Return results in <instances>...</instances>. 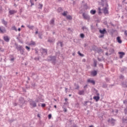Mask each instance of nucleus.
<instances>
[{"instance_id": "1", "label": "nucleus", "mask_w": 127, "mask_h": 127, "mask_svg": "<svg viewBox=\"0 0 127 127\" xmlns=\"http://www.w3.org/2000/svg\"><path fill=\"white\" fill-rule=\"evenodd\" d=\"M99 4L100 5H102L103 7H109L107 0H101V2H99Z\"/></svg>"}, {"instance_id": "2", "label": "nucleus", "mask_w": 127, "mask_h": 127, "mask_svg": "<svg viewBox=\"0 0 127 127\" xmlns=\"http://www.w3.org/2000/svg\"><path fill=\"white\" fill-rule=\"evenodd\" d=\"M29 103L30 105L31 106V107H32V108H36V107H37V105L36 104V102L32 99H30L29 100Z\"/></svg>"}, {"instance_id": "3", "label": "nucleus", "mask_w": 127, "mask_h": 127, "mask_svg": "<svg viewBox=\"0 0 127 127\" xmlns=\"http://www.w3.org/2000/svg\"><path fill=\"white\" fill-rule=\"evenodd\" d=\"M18 103L19 104L20 107L21 108V107H22L24 104H25V100H24V98H23V97H20L19 99Z\"/></svg>"}, {"instance_id": "4", "label": "nucleus", "mask_w": 127, "mask_h": 127, "mask_svg": "<svg viewBox=\"0 0 127 127\" xmlns=\"http://www.w3.org/2000/svg\"><path fill=\"white\" fill-rule=\"evenodd\" d=\"M40 51L43 56H46V55H47V49L41 48L40 50Z\"/></svg>"}, {"instance_id": "5", "label": "nucleus", "mask_w": 127, "mask_h": 127, "mask_svg": "<svg viewBox=\"0 0 127 127\" xmlns=\"http://www.w3.org/2000/svg\"><path fill=\"white\" fill-rule=\"evenodd\" d=\"M116 122V120L113 118L109 119L108 120V123L109 124H111L112 126H115V122Z\"/></svg>"}, {"instance_id": "6", "label": "nucleus", "mask_w": 127, "mask_h": 127, "mask_svg": "<svg viewBox=\"0 0 127 127\" xmlns=\"http://www.w3.org/2000/svg\"><path fill=\"white\" fill-rule=\"evenodd\" d=\"M82 16L84 19L90 20V16L85 13H83Z\"/></svg>"}, {"instance_id": "7", "label": "nucleus", "mask_w": 127, "mask_h": 127, "mask_svg": "<svg viewBox=\"0 0 127 127\" xmlns=\"http://www.w3.org/2000/svg\"><path fill=\"white\" fill-rule=\"evenodd\" d=\"M51 61H52L53 64H56V56L50 57Z\"/></svg>"}, {"instance_id": "8", "label": "nucleus", "mask_w": 127, "mask_h": 127, "mask_svg": "<svg viewBox=\"0 0 127 127\" xmlns=\"http://www.w3.org/2000/svg\"><path fill=\"white\" fill-rule=\"evenodd\" d=\"M14 45L16 47V49H17L18 51H20V50L23 49L22 46H20V45L18 46V45L16 43H15Z\"/></svg>"}, {"instance_id": "9", "label": "nucleus", "mask_w": 127, "mask_h": 127, "mask_svg": "<svg viewBox=\"0 0 127 127\" xmlns=\"http://www.w3.org/2000/svg\"><path fill=\"white\" fill-rule=\"evenodd\" d=\"M108 7H103V12L104 14H109V11L108 10Z\"/></svg>"}, {"instance_id": "10", "label": "nucleus", "mask_w": 127, "mask_h": 127, "mask_svg": "<svg viewBox=\"0 0 127 127\" xmlns=\"http://www.w3.org/2000/svg\"><path fill=\"white\" fill-rule=\"evenodd\" d=\"M118 54H119V58H120V59H122V58H123V57H124V56H125V55H126V54L124 52H119L118 53Z\"/></svg>"}, {"instance_id": "11", "label": "nucleus", "mask_w": 127, "mask_h": 127, "mask_svg": "<svg viewBox=\"0 0 127 127\" xmlns=\"http://www.w3.org/2000/svg\"><path fill=\"white\" fill-rule=\"evenodd\" d=\"M2 23L5 26V27H7V21H6L4 19L1 20Z\"/></svg>"}, {"instance_id": "12", "label": "nucleus", "mask_w": 127, "mask_h": 127, "mask_svg": "<svg viewBox=\"0 0 127 127\" xmlns=\"http://www.w3.org/2000/svg\"><path fill=\"white\" fill-rule=\"evenodd\" d=\"M3 39L5 42H9V37L7 36H5L3 37Z\"/></svg>"}, {"instance_id": "13", "label": "nucleus", "mask_w": 127, "mask_h": 127, "mask_svg": "<svg viewBox=\"0 0 127 127\" xmlns=\"http://www.w3.org/2000/svg\"><path fill=\"white\" fill-rule=\"evenodd\" d=\"M87 82L88 83H91L93 85H95V84H96V82H95L94 80H91V79H88L87 80Z\"/></svg>"}, {"instance_id": "14", "label": "nucleus", "mask_w": 127, "mask_h": 127, "mask_svg": "<svg viewBox=\"0 0 127 127\" xmlns=\"http://www.w3.org/2000/svg\"><path fill=\"white\" fill-rule=\"evenodd\" d=\"M17 12V11L14 10H10L9 11V13L11 15L12 14H14V13H16Z\"/></svg>"}, {"instance_id": "15", "label": "nucleus", "mask_w": 127, "mask_h": 127, "mask_svg": "<svg viewBox=\"0 0 127 127\" xmlns=\"http://www.w3.org/2000/svg\"><path fill=\"white\" fill-rule=\"evenodd\" d=\"M99 32L101 33V34L104 35L107 32V31L106 30V29H104L103 30H100Z\"/></svg>"}, {"instance_id": "16", "label": "nucleus", "mask_w": 127, "mask_h": 127, "mask_svg": "<svg viewBox=\"0 0 127 127\" xmlns=\"http://www.w3.org/2000/svg\"><path fill=\"white\" fill-rule=\"evenodd\" d=\"M78 95H85V91L84 90H79L78 92Z\"/></svg>"}, {"instance_id": "17", "label": "nucleus", "mask_w": 127, "mask_h": 127, "mask_svg": "<svg viewBox=\"0 0 127 127\" xmlns=\"http://www.w3.org/2000/svg\"><path fill=\"white\" fill-rule=\"evenodd\" d=\"M29 45H32L33 46H35L36 45V43H35V42L31 41L29 43Z\"/></svg>"}, {"instance_id": "18", "label": "nucleus", "mask_w": 127, "mask_h": 127, "mask_svg": "<svg viewBox=\"0 0 127 127\" xmlns=\"http://www.w3.org/2000/svg\"><path fill=\"white\" fill-rule=\"evenodd\" d=\"M122 122L123 123L127 124V118L124 117L122 119Z\"/></svg>"}, {"instance_id": "19", "label": "nucleus", "mask_w": 127, "mask_h": 127, "mask_svg": "<svg viewBox=\"0 0 127 127\" xmlns=\"http://www.w3.org/2000/svg\"><path fill=\"white\" fill-rule=\"evenodd\" d=\"M5 31H6V30H5L4 28L2 29L1 27H0V32H1V33H4Z\"/></svg>"}, {"instance_id": "20", "label": "nucleus", "mask_w": 127, "mask_h": 127, "mask_svg": "<svg viewBox=\"0 0 127 127\" xmlns=\"http://www.w3.org/2000/svg\"><path fill=\"white\" fill-rule=\"evenodd\" d=\"M117 41L118 42V43H120V44H121V43H122V42H123L122 41V40L121 39V37H117Z\"/></svg>"}, {"instance_id": "21", "label": "nucleus", "mask_w": 127, "mask_h": 127, "mask_svg": "<svg viewBox=\"0 0 127 127\" xmlns=\"http://www.w3.org/2000/svg\"><path fill=\"white\" fill-rule=\"evenodd\" d=\"M55 22V21L54 20V19H53L52 20H51L50 22V24L51 25H53V26L54 25V23Z\"/></svg>"}, {"instance_id": "22", "label": "nucleus", "mask_w": 127, "mask_h": 127, "mask_svg": "<svg viewBox=\"0 0 127 127\" xmlns=\"http://www.w3.org/2000/svg\"><path fill=\"white\" fill-rule=\"evenodd\" d=\"M93 99L95 100L96 102H98L100 100V96H94Z\"/></svg>"}, {"instance_id": "23", "label": "nucleus", "mask_w": 127, "mask_h": 127, "mask_svg": "<svg viewBox=\"0 0 127 127\" xmlns=\"http://www.w3.org/2000/svg\"><path fill=\"white\" fill-rule=\"evenodd\" d=\"M97 74H98V73L97 72V71H96V70H94L91 72V75H93V76H96Z\"/></svg>"}, {"instance_id": "24", "label": "nucleus", "mask_w": 127, "mask_h": 127, "mask_svg": "<svg viewBox=\"0 0 127 127\" xmlns=\"http://www.w3.org/2000/svg\"><path fill=\"white\" fill-rule=\"evenodd\" d=\"M68 14V11H64V12L62 13V15L63 16H66L67 17V14Z\"/></svg>"}, {"instance_id": "25", "label": "nucleus", "mask_w": 127, "mask_h": 127, "mask_svg": "<svg viewBox=\"0 0 127 127\" xmlns=\"http://www.w3.org/2000/svg\"><path fill=\"white\" fill-rule=\"evenodd\" d=\"M96 12V10H91L90 11L91 14H93V15L95 14Z\"/></svg>"}, {"instance_id": "26", "label": "nucleus", "mask_w": 127, "mask_h": 127, "mask_svg": "<svg viewBox=\"0 0 127 127\" xmlns=\"http://www.w3.org/2000/svg\"><path fill=\"white\" fill-rule=\"evenodd\" d=\"M66 18L67 19H69V20H71V19H72V16L70 15L66 16Z\"/></svg>"}, {"instance_id": "27", "label": "nucleus", "mask_w": 127, "mask_h": 127, "mask_svg": "<svg viewBox=\"0 0 127 127\" xmlns=\"http://www.w3.org/2000/svg\"><path fill=\"white\" fill-rule=\"evenodd\" d=\"M97 64H98V62L97 61V60H94V67H97Z\"/></svg>"}, {"instance_id": "28", "label": "nucleus", "mask_w": 127, "mask_h": 127, "mask_svg": "<svg viewBox=\"0 0 127 127\" xmlns=\"http://www.w3.org/2000/svg\"><path fill=\"white\" fill-rule=\"evenodd\" d=\"M43 7V4L39 3L38 8H39L40 9H42Z\"/></svg>"}, {"instance_id": "29", "label": "nucleus", "mask_w": 127, "mask_h": 127, "mask_svg": "<svg viewBox=\"0 0 127 127\" xmlns=\"http://www.w3.org/2000/svg\"><path fill=\"white\" fill-rule=\"evenodd\" d=\"M20 52L21 55H23V53H24V48L22 49L20 51Z\"/></svg>"}, {"instance_id": "30", "label": "nucleus", "mask_w": 127, "mask_h": 127, "mask_svg": "<svg viewBox=\"0 0 127 127\" xmlns=\"http://www.w3.org/2000/svg\"><path fill=\"white\" fill-rule=\"evenodd\" d=\"M83 8H84V9H88V5L87 4H85L83 5Z\"/></svg>"}, {"instance_id": "31", "label": "nucleus", "mask_w": 127, "mask_h": 127, "mask_svg": "<svg viewBox=\"0 0 127 127\" xmlns=\"http://www.w3.org/2000/svg\"><path fill=\"white\" fill-rule=\"evenodd\" d=\"M12 30H15V31H17V29H16V27H15V26H13L12 27Z\"/></svg>"}, {"instance_id": "32", "label": "nucleus", "mask_w": 127, "mask_h": 127, "mask_svg": "<svg viewBox=\"0 0 127 127\" xmlns=\"http://www.w3.org/2000/svg\"><path fill=\"white\" fill-rule=\"evenodd\" d=\"M38 36H39V38H40V39H42V37H41V36H42V33H39Z\"/></svg>"}, {"instance_id": "33", "label": "nucleus", "mask_w": 127, "mask_h": 127, "mask_svg": "<svg viewBox=\"0 0 127 127\" xmlns=\"http://www.w3.org/2000/svg\"><path fill=\"white\" fill-rule=\"evenodd\" d=\"M102 9H101V7H98V13L99 14H101L102 13V12H101Z\"/></svg>"}, {"instance_id": "34", "label": "nucleus", "mask_w": 127, "mask_h": 127, "mask_svg": "<svg viewBox=\"0 0 127 127\" xmlns=\"http://www.w3.org/2000/svg\"><path fill=\"white\" fill-rule=\"evenodd\" d=\"M78 54L79 55V56H81V57H83V56H84V55L82 54H81V53L80 52V51L78 52Z\"/></svg>"}, {"instance_id": "35", "label": "nucleus", "mask_w": 127, "mask_h": 127, "mask_svg": "<svg viewBox=\"0 0 127 127\" xmlns=\"http://www.w3.org/2000/svg\"><path fill=\"white\" fill-rule=\"evenodd\" d=\"M80 36L81 38H84L85 37V35L82 33V34H80Z\"/></svg>"}, {"instance_id": "36", "label": "nucleus", "mask_w": 127, "mask_h": 127, "mask_svg": "<svg viewBox=\"0 0 127 127\" xmlns=\"http://www.w3.org/2000/svg\"><path fill=\"white\" fill-rule=\"evenodd\" d=\"M48 42L52 43V42H53V40L52 39H49Z\"/></svg>"}, {"instance_id": "37", "label": "nucleus", "mask_w": 127, "mask_h": 127, "mask_svg": "<svg viewBox=\"0 0 127 127\" xmlns=\"http://www.w3.org/2000/svg\"><path fill=\"white\" fill-rule=\"evenodd\" d=\"M120 79H121L122 80H124V79H125V76L123 75H121L120 76Z\"/></svg>"}, {"instance_id": "38", "label": "nucleus", "mask_w": 127, "mask_h": 127, "mask_svg": "<svg viewBox=\"0 0 127 127\" xmlns=\"http://www.w3.org/2000/svg\"><path fill=\"white\" fill-rule=\"evenodd\" d=\"M98 53H103V52H104V51H103V50H102V49H99V50H98Z\"/></svg>"}, {"instance_id": "39", "label": "nucleus", "mask_w": 127, "mask_h": 127, "mask_svg": "<svg viewBox=\"0 0 127 127\" xmlns=\"http://www.w3.org/2000/svg\"><path fill=\"white\" fill-rule=\"evenodd\" d=\"M27 27H28V28H30V29H32V28H33V27H34V26H30V25H28Z\"/></svg>"}, {"instance_id": "40", "label": "nucleus", "mask_w": 127, "mask_h": 127, "mask_svg": "<svg viewBox=\"0 0 127 127\" xmlns=\"http://www.w3.org/2000/svg\"><path fill=\"white\" fill-rule=\"evenodd\" d=\"M30 1L31 2V6H32V5H34V3L33 2V0H30Z\"/></svg>"}, {"instance_id": "41", "label": "nucleus", "mask_w": 127, "mask_h": 127, "mask_svg": "<svg viewBox=\"0 0 127 127\" xmlns=\"http://www.w3.org/2000/svg\"><path fill=\"white\" fill-rule=\"evenodd\" d=\"M82 29H83V30H85V29L86 30H88V28H87L86 26H83V27H82Z\"/></svg>"}, {"instance_id": "42", "label": "nucleus", "mask_w": 127, "mask_h": 127, "mask_svg": "<svg viewBox=\"0 0 127 127\" xmlns=\"http://www.w3.org/2000/svg\"><path fill=\"white\" fill-rule=\"evenodd\" d=\"M25 48H26V49H27V50H28V51H29V50H30V48L29 47H28V46H26L25 47Z\"/></svg>"}, {"instance_id": "43", "label": "nucleus", "mask_w": 127, "mask_h": 127, "mask_svg": "<svg viewBox=\"0 0 127 127\" xmlns=\"http://www.w3.org/2000/svg\"><path fill=\"white\" fill-rule=\"evenodd\" d=\"M46 106V104L44 103L42 104L41 107H42V108H45Z\"/></svg>"}, {"instance_id": "44", "label": "nucleus", "mask_w": 127, "mask_h": 127, "mask_svg": "<svg viewBox=\"0 0 127 127\" xmlns=\"http://www.w3.org/2000/svg\"><path fill=\"white\" fill-rule=\"evenodd\" d=\"M51 118H52V115H51V114H49L48 115V119H49V120H50V119H51Z\"/></svg>"}, {"instance_id": "45", "label": "nucleus", "mask_w": 127, "mask_h": 127, "mask_svg": "<svg viewBox=\"0 0 127 127\" xmlns=\"http://www.w3.org/2000/svg\"><path fill=\"white\" fill-rule=\"evenodd\" d=\"M127 100H124L123 104H124L125 105H127Z\"/></svg>"}, {"instance_id": "46", "label": "nucleus", "mask_w": 127, "mask_h": 127, "mask_svg": "<svg viewBox=\"0 0 127 127\" xmlns=\"http://www.w3.org/2000/svg\"><path fill=\"white\" fill-rule=\"evenodd\" d=\"M59 43L60 44V46L61 47H63V43H62V42H60Z\"/></svg>"}, {"instance_id": "47", "label": "nucleus", "mask_w": 127, "mask_h": 127, "mask_svg": "<svg viewBox=\"0 0 127 127\" xmlns=\"http://www.w3.org/2000/svg\"><path fill=\"white\" fill-rule=\"evenodd\" d=\"M124 34L127 37V30H126L125 32H124Z\"/></svg>"}, {"instance_id": "48", "label": "nucleus", "mask_w": 127, "mask_h": 127, "mask_svg": "<svg viewBox=\"0 0 127 127\" xmlns=\"http://www.w3.org/2000/svg\"><path fill=\"white\" fill-rule=\"evenodd\" d=\"M58 10H60V11H62V10H63V9H62V7H59L58 8Z\"/></svg>"}, {"instance_id": "49", "label": "nucleus", "mask_w": 127, "mask_h": 127, "mask_svg": "<svg viewBox=\"0 0 127 127\" xmlns=\"http://www.w3.org/2000/svg\"><path fill=\"white\" fill-rule=\"evenodd\" d=\"M106 80L107 81V82H109L110 81V79H109L108 78H106Z\"/></svg>"}, {"instance_id": "50", "label": "nucleus", "mask_w": 127, "mask_h": 127, "mask_svg": "<svg viewBox=\"0 0 127 127\" xmlns=\"http://www.w3.org/2000/svg\"><path fill=\"white\" fill-rule=\"evenodd\" d=\"M96 96L97 97H99V96H100V94H99L98 92H96Z\"/></svg>"}, {"instance_id": "51", "label": "nucleus", "mask_w": 127, "mask_h": 127, "mask_svg": "<svg viewBox=\"0 0 127 127\" xmlns=\"http://www.w3.org/2000/svg\"><path fill=\"white\" fill-rule=\"evenodd\" d=\"M115 113H116V115H117V113H119V110H116L115 111Z\"/></svg>"}, {"instance_id": "52", "label": "nucleus", "mask_w": 127, "mask_h": 127, "mask_svg": "<svg viewBox=\"0 0 127 127\" xmlns=\"http://www.w3.org/2000/svg\"><path fill=\"white\" fill-rule=\"evenodd\" d=\"M103 37H104V35H100V36H99V38H103Z\"/></svg>"}, {"instance_id": "53", "label": "nucleus", "mask_w": 127, "mask_h": 127, "mask_svg": "<svg viewBox=\"0 0 127 127\" xmlns=\"http://www.w3.org/2000/svg\"><path fill=\"white\" fill-rule=\"evenodd\" d=\"M87 87H88V85L86 84L84 86V89H86Z\"/></svg>"}, {"instance_id": "54", "label": "nucleus", "mask_w": 127, "mask_h": 127, "mask_svg": "<svg viewBox=\"0 0 127 127\" xmlns=\"http://www.w3.org/2000/svg\"><path fill=\"white\" fill-rule=\"evenodd\" d=\"M64 111L65 113H66V112H67V109L64 108Z\"/></svg>"}, {"instance_id": "55", "label": "nucleus", "mask_w": 127, "mask_h": 127, "mask_svg": "<svg viewBox=\"0 0 127 127\" xmlns=\"http://www.w3.org/2000/svg\"><path fill=\"white\" fill-rule=\"evenodd\" d=\"M115 111L114 110H112V111H111V113H113V114H115Z\"/></svg>"}, {"instance_id": "56", "label": "nucleus", "mask_w": 127, "mask_h": 127, "mask_svg": "<svg viewBox=\"0 0 127 127\" xmlns=\"http://www.w3.org/2000/svg\"><path fill=\"white\" fill-rule=\"evenodd\" d=\"M13 105L15 106H17V104H16V103H14Z\"/></svg>"}, {"instance_id": "57", "label": "nucleus", "mask_w": 127, "mask_h": 127, "mask_svg": "<svg viewBox=\"0 0 127 127\" xmlns=\"http://www.w3.org/2000/svg\"><path fill=\"white\" fill-rule=\"evenodd\" d=\"M105 55H106L107 56H109V53L108 52H106Z\"/></svg>"}, {"instance_id": "58", "label": "nucleus", "mask_w": 127, "mask_h": 127, "mask_svg": "<svg viewBox=\"0 0 127 127\" xmlns=\"http://www.w3.org/2000/svg\"><path fill=\"white\" fill-rule=\"evenodd\" d=\"M98 61H102V59L98 58Z\"/></svg>"}, {"instance_id": "59", "label": "nucleus", "mask_w": 127, "mask_h": 127, "mask_svg": "<svg viewBox=\"0 0 127 127\" xmlns=\"http://www.w3.org/2000/svg\"><path fill=\"white\" fill-rule=\"evenodd\" d=\"M72 127H78V126L77 125H73L72 126Z\"/></svg>"}, {"instance_id": "60", "label": "nucleus", "mask_w": 127, "mask_h": 127, "mask_svg": "<svg viewBox=\"0 0 127 127\" xmlns=\"http://www.w3.org/2000/svg\"><path fill=\"white\" fill-rule=\"evenodd\" d=\"M11 61H14V58L11 59Z\"/></svg>"}, {"instance_id": "61", "label": "nucleus", "mask_w": 127, "mask_h": 127, "mask_svg": "<svg viewBox=\"0 0 127 127\" xmlns=\"http://www.w3.org/2000/svg\"><path fill=\"white\" fill-rule=\"evenodd\" d=\"M64 105H68V102L66 101L65 103H64Z\"/></svg>"}, {"instance_id": "62", "label": "nucleus", "mask_w": 127, "mask_h": 127, "mask_svg": "<svg viewBox=\"0 0 127 127\" xmlns=\"http://www.w3.org/2000/svg\"><path fill=\"white\" fill-rule=\"evenodd\" d=\"M38 34V31H36V32H35V34Z\"/></svg>"}, {"instance_id": "63", "label": "nucleus", "mask_w": 127, "mask_h": 127, "mask_svg": "<svg viewBox=\"0 0 127 127\" xmlns=\"http://www.w3.org/2000/svg\"><path fill=\"white\" fill-rule=\"evenodd\" d=\"M2 86V85L1 83H0V88H1Z\"/></svg>"}, {"instance_id": "64", "label": "nucleus", "mask_w": 127, "mask_h": 127, "mask_svg": "<svg viewBox=\"0 0 127 127\" xmlns=\"http://www.w3.org/2000/svg\"><path fill=\"white\" fill-rule=\"evenodd\" d=\"M94 127V126L91 125V126H89V127Z\"/></svg>"}]
</instances>
